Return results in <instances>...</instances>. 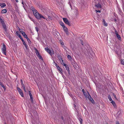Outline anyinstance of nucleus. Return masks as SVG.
<instances>
[{"mask_svg": "<svg viewBox=\"0 0 124 124\" xmlns=\"http://www.w3.org/2000/svg\"><path fill=\"white\" fill-rule=\"evenodd\" d=\"M31 9L33 12L34 15L37 19L40 20L41 19V18L45 19V17L43 16L38 12L37 11L34 9L33 7H31Z\"/></svg>", "mask_w": 124, "mask_h": 124, "instance_id": "f257e3e1", "label": "nucleus"}, {"mask_svg": "<svg viewBox=\"0 0 124 124\" xmlns=\"http://www.w3.org/2000/svg\"><path fill=\"white\" fill-rule=\"evenodd\" d=\"M2 52L5 55H6V46L4 44H3V46L2 48Z\"/></svg>", "mask_w": 124, "mask_h": 124, "instance_id": "f03ea898", "label": "nucleus"}, {"mask_svg": "<svg viewBox=\"0 0 124 124\" xmlns=\"http://www.w3.org/2000/svg\"><path fill=\"white\" fill-rule=\"evenodd\" d=\"M87 92L88 95V96H87V98H86V99H88L92 103H93L94 101V100H93V98L91 97V96L89 94V92Z\"/></svg>", "mask_w": 124, "mask_h": 124, "instance_id": "7ed1b4c3", "label": "nucleus"}, {"mask_svg": "<svg viewBox=\"0 0 124 124\" xmlns=\"http://www.w3.org/2000/svg\"><path fill=\"white\" fill-rule=\"evenodd\" d=\"M64 22L67 24L69 26L70 25V24L69 23V21L66 18H62Z\"/></svg>", "mask_w": 124, "mask_h": 124, "instance_id": "20e7f679", "label": "nucleus"}, {"mask_svg": "<svg viewBox=\"0 0 124 124\" xmlns=\"http://www.w3.org/2000/svg\"><path fill=\"white\" fill-rule=\"evenodd\" d=\"M17 89L19 94L22 97L23 96V94L21 90L18 87H17Z\"/></svg>", "mask_w": 124, "mask_h": 124, "instance_id": "39448f33", "label": "nucleus"}, {"mask_svg": "<svg viewBox=\"0 0 124 124\" xmlns=\"http://www.w3.org/2000/svg\"><path fill=\"white\" fill-rule=\"evenodd\" d=\"M2 25L3 27L4 28L6 32L7 31V29L6 28V25L5 24V23H4L3 24H2Z\"/></svg>", "mask_w": 124, "mask_h": 124, "instance_id": "423d86ee", "label": "nucleus"}, {"mask_svg": "<svg viewBox=\"0 0 124 124\" xmlns=\"http://www.w3.org/2000/svg\"><path fill=\"white\" fill-rule=\"evenodd\" d=\"M63 29L65 31V32L67 34H68V29L67 27H65V26H64V27H62Z\"/></svg>", "mask_w": 124, "mask_h": 124, "instance_id": "0eeeda50", "label": "nucleus"}, {"mask_svg": "<svg viewBox=\"0 0 124 124\" xmlns=\"http://www.w3.org/2000/svg\"><path fill=\"white\" fill-rule=\"evenodd\" d=\"M111 103H112V104H113L114 107H115V108H116V104H115V102L114 101H112L111 102Z\"/></svg>", "mask_w": 124, "mask_h": 124, "instance_id": "6e6552de", "label": "nucleus"}, {"mask_svg": "<svg viewBox=\"0 0 124 124\" xmlns=\"http://www.w3.org/2000/svg\"><path fill=\"white\" fill-rule=\"evenodd\" d=\"M82 91L83 92V94L85 96V98H87V96H88V95H87V94L86 92H85V91L84 90V89H83L82 90Z\"/></svg>", "mask_w": 124, "mask_h": 124, "instance_id": "1a4fd4ad", "label": "nucleus"}, {"mask_svg": "<svg viewBox=\"0 0 124 124\" xmlns=\"http://www.w3.org/2000/svg\"><path fill=\"white\" fill-rule=\"evenodd\" d=\"M57 68V69L60 71L61 73L62 74V69L59 66H58Z\"/></svg>", "mask_w": 124, "mask_h": 124, "instance_id": "9d476101", "label": "nucleus"}, {"mask_svg": "<svg viewBox=\"0 0 124 124\" xmlns=\"http://www.w3.org/2000/svg\"><path fill=\"white\" fill-rule=\"evenodd\" d=\"M95 7H97L98 8H101V4H100L99 3L96 4L95 5Z\"/></svg>", "mask_w": 124, "mask_h": 124, "instance_id": "9b49d317", "label": "nucleus"}, {"mask_svg": "<svg viewBox=\"0 0 124 124\" xmlns=\"http://www.w3.org/2000/svg\"><path fill=\"white\" fill-rule=\"evenodd\" d=\"M65 68L66 69V70H67V71H68V73L69 74H70V70H69V68L68 66V65H67L65 67Z\"/></svg>", "mask_w": 124, "mask_h": 124, "instance_id": "f8f14e48", "label": "nucleus"}, {"mask_svg": "<svg viewBox=\"0 0 124 124\" xmlns=\"http://www.w3.org/2000/svg\"><path fill=\"white\" fill-rule=\"evenodd\" d=\"M0 6L1 8L5 7L6 6V5L5 3H0Z\"/></svg>", "mask_w": 124, "mask_h": 124, "instance_id": "ddd939ff", "label": "nucleus"}, {"mask_svg": "<svg viewBox=\"0 0 124 124\" xmlns=\"http://www.w3.org/2000/svg\"><path fill=\"white\" fill-rule=\"evenodd\" d=\"M7 12V10L6 9H4L2 10L1 11V13H5Z\"/></svg>", "mask_w": 124, "mask_h": 124, "instance_id": "4468645a", "label": "nucleus"}, {"mask_svg": "<svg viewBox=\"0 0 124 124\" xmlns=\"http://www.w3.org/2000/svg\"><path fill=\"white\" fill-rule=\"evenodd\" d=\"M116 35V37H117L118 39L119 40H120L121 39V38L120 36L118 34H117Z\"/></svg>", "mask_w": 124, "mask_h": 124, "instance_id": "2eb2a0df", "label": "nucleus"}, {"mask_svg": "<svg viewBox=\"0 0 124 124\" xmlns=\"http://www.w3.org/2000/svg\"><path fill=\"white\" fill-rule=\"evenodd\" d=\"M60 25L62 27L65 26L64 23L62 21H61L60 22Z\"/></svg>", "mask_w": 124, "mask_h": 124, "instance_id": "dca6fc26", "label": "nucleus"}, {"mask_svg": "<svg viewBox=\"0 0 124 124\" xmlns=\"http://www.w3.org/2000/svg\"><path fill=\"white\" fill-rule=\"evenodd\" d=\"M103 22L104 23V25L105 26H107L108 25V24L107 23H106L104 19L103 20Z\"/></svg>", "mask_w": 124, "mask_h": 124, "instance_id": "f3484780", "label": "nucleus"}, {"mask_svg": "<svg viewBox=\"0 0 124 124\" xmlns=\"http://www.w3.org/2000/svg\"><path fill=\"white\" fill-rule=\"evenodd\" d=\"M21 84L22 85V86L23 87L24 86V85L23 84V80L22 79H21Z\"/></svg>", "mask_w": 124, "mask_h": 124, "instance_id": "a211bd4d", "label": "nucleus"}, {"mask_svg": "<svg viewBox=\"0 0 124 124\" xmlns=\"http://www.w3.org/2000/svg\"><path fill=\"white\" fill-rule=\"evenodd\" d=\"M47 52L51 55L52 54V52L49 49L47 51Z\"/></svg>", "mask_w": 124, "mask_h": 124, "instance_id": "6ab92c4d", "label": "nucleus"}, {"mask_svg": "<svg viewBox=\"0 0 124 124\" xmlns=\"http://www.w3.org/2000/svg\"><path fill=\"white\" fill-rule=\"evenodd\" d=\"M67 58L70 60H71L72 59L70 55H68L67 56Z\"/></svg>", "mask_w": 124, "mask_h": 124, "instance_id": "aec40b11", "label": "nucleus"}, {"mask_svg": "<svg viewBox=\"0 0 124 124\" xmlns=\"http://www.w3.org/2000/svg\"><path fill=\"white\" fill-rule=\"evenodd\" d=\"M35 53L36 54H37L38 55V56L40 54L38 50L37 49H36V51H35Z\"/></svg>", "mask_w": 124, "mask_h": 124, "instance_id": "412c9836", "label": "nucleus"}, {"mask_svg": "<svg viewBox=\"0 0 124 124\" xmlns=\"http://www.w3.org/2000/svg\"><path fill=\"white\" fill-rule=\"evenodd\" d=\"M58 58L60 61H62V58L61 56H58Z\"/></svg>", "mask_w": 124, "mask_h": 124, "instance_id": "4be33fe9", "label": "nucleus"}, {"mask_svg": "<svg viewBox=\"0 0 124 124\" xmlns=\"http://www.w3.org/2000/svg\"><path fill=\"white\" fill-rule=\"evenodd\" d=\"M79 121L80 124H82V119L81 118H79Z\"/></svg>", "mask_w": 124, "mask_h": 124, "instance_id": "5701e85b", "label": "nucleus"}, {"mask_svg": "<svg viewBox=\"0 0 124 124\" xmlns=\"http://www.w3.org/2000/svg\"><path fill=\"white\" fill-rule=\"evenodd\" d=\"M0 85L3 88H5V86H4L3 85L0 81Z\"/></svg>", "mask_w": 124, "mask_h": 124, "instance_id": "b1692460", "label": "nucleus"}, {"mask_svg": "<svg viewBox=\"0 0 124 124\" xmlns=\"http://www.w3.org/2000/svg\"><path fill=\"white\" fill-rule=\"evenodd\" d=\"M113 95L114 96V97L115 98V99L116 100H117V99L116 97V96L115 94H114V93H113Z\"/></svg>", "mask_w": 124, "mask_h": 124, "instance_id": "393cba45", "label": "nucleus"}, {"mask_svg": "<svg viewBox=\"0 0 124 124\" xmlns=\"http://www.w3.org/2000/svg\"><path fill=\"white\" fill-rule=\"evenodd\" d=\"M19 37L20 39H21V40L22 41H23L24 40H23V38H22L21 36V35H19Z\"/></svg>", "mask_w": 124, "mask_h": 124, "instance_id": "a878e982", "label": "nucleus"}, {"mask_svg": "<svg viewBox=\"0 0 124 124\" xmlns=\"http://www.w3.org/2000/svg\"><path fill=\"white\" fill-rule=\"evenodd\" d=\"M121 64L124 65V60H122L121 61Z\"/></svg>", "mask_w": 124, "mask_h": 124, "instance_id": "bb28decb", "label": "nucleus"}, {"mask_svg": "<svg viewBox=\"0 0 124 124\" xmlns=\"http://www.w3.org/2000/svg\"><path fill=\"white\" fill-rule=\"evenodd\" d=\"M16 34L19 37V35H20V34L19 33V32L18 31H16Z\"/></svg>", "mask_w": 124, "mask_h": 124, "instance_id": "cd10ccee", "label": "nucleus"}, {"mask_svg": "<svg viewBox=\"0 0 124 124\" xmlns=\"http://www.w3.org/2000/svg\"><path fill=\"white\" fill-rule=\"evenodd\" d=\"M108 99L110 101H111L112 100V99L110 96H108Z\"/></svg>", "mask_w": 124, "mask_h": 124, "instance_id": "c85d7f7f", "label": "nucleus"}, {"mask_svg": "<svg viewBox=\"0 0 124 124\" xmlns=\"http://www.w3.org/2000/svg\"><path fill=\"white\" fill-rule=\"evenodd\" d=\"M27 40L28 41L29 43H31V42L30 40L29 39V38H27Z\"/></svg>", "mask_w": 124, "mask_h": 124, "instance_id": "c756f323", "label": "nucleus"}, {"mask_svg": "<svg viewBox=\"0 0 124 124\" xmlns=\"http://www.w3.org/2000/svg\"><path fill=\"white\" fill-rule=\"evenodd\" d=\"M38 56L39 57V59H42V57L40 54L39 55H38Z\"/></svg>", "mask_w": 124, "mask_h": 124, "instance_id": "7c9ffc66", "label": "nucleus"}, {"mask_svg": "<svg viewBox=\"0 0 124 124\" xmlns=\"http://www.w3.org/2000/svg\"><path fill=\"white\" fill-rule=\"evenodd\" d=\"M45 49L46 51H47L49 49L48 47H46L45 48Z\"/></svg>", "mask_w": 124, "mask_h": 124, "instance_id": "2f4dec72", "label": "nucleus"}, {"mask_svg": "<svg viewBox=\"0 0 124 124\" xmlns=\"http://www.w3.org/2000/svg\"><path fill=\"white\" fill-rule=\"evenodd\" d=\"M29 94L30 96H32V94H31V92L30 91H29Z\"/></svg>", "mask_w": 124, "mask_h": 124, "instance_id": "473e14b6", "label": "nucleus"}, {"mask_svg": "<svg viewBox=\"0 0 124 124\" xmlns=\"http://www.w3.org/2000/svg\"><path fill=\"white\" fill-rule=\"evenodd\" d=\"M30 99L31 100V102H33V98L32 97V96H30Z\"/></svg>", "mask_w": 124, "mask_h": 124, "instance_id": "72a5a7b5", "label": "nucleus"}, {"mask_svg": "<svg viewBox=\"0 0 124 124\" xmlns=\"http://www.w3.org/2000/svg\"><path fill=\"white\" fill-rule=\"evenodd\" d=\"M115 34L116 35L118 34L116 30H115Z\"/></svg>", "mask_w": 124, "mask_h": 124, "instance_id": "f704fd0d", "label": "nucleus"}, {"mask_svg": "<svg viewBox=\"0 0 124 124\" xmlns=\"http://www.w3.org/2000/svg\"><path fill=\"white\" fill-rule=\"evenodd\" d=\"M23 0H22V3L23 4V6L24 7V5L25 4V3H24L23 2Z\"/></svg>", "mask_w": 124, "mask_h": 124, "instance_id": "c9c22d12", "label": "nucleus"}, {"mask_svg": "<svg viewBox=\"0 0 124 124\" xmlns=\"http://www.w3.org/2000/svg\"><path fill=\"white\" fill-rule=\"evenodd\" d=\"M61 62V63L62 64H64V63L63 62V60H62V61H60Z\"/></svg>", "mask_w": 124, "mask_h": 124, "instance_id": "e433bc0d", "label": "nucleus"}, {"mask_svg": "<svg viewBox=\"0 0 124 124\" xmlns=\"http://www.w3.org/2000/svg\"><path fill=\"white\" fill-rule=\"evenodd\" d=\"M68 4L70 5V8L72 9V6L71 4L70 3V2L69 1L68 2Z\"/></svg>", "mask_w": 124, "mask_h": 124, "instance_id": "4c0bfd02", "label": "nucleus"}, {"mask_svg": "<svg viewBox=\"0 0 124 124\" xmlns=\"http://www.w3.org/2000/svg\"><path fill=\"white\" fill-rule=\"evenodd\" d=\"M54 63L55 66H56L57 68L58 66H59L58 65H57V64L54 62Z\"/></svg>", "mask_w": 124, "mask_h": 124, "instance_id": "58836bf2", "label": "nucleus"}, {"mask_svg": "<svg viewBox=\"0 0 124 124\" xmlns=\"http://www.w3.org/2000/svg\"><path fill=\"white\" fill-rule=\"evenodd\" d=\"M23 87V90L24 91H25V92H26V90H25V86H24Z\"/></svg>", "mask_w": 124, "mask_h": 124, "instance_id": "ea45409f", "label": "nucleus"}, {"mask_svg": "<svg viewBox=\"0 0 124 124\" xmlns=\"http://www.w3.org/2000/svg\"><path fill=\"white\" fill-rule=\"evenodd\" d=\"M35 29H36V31L37 32H38V31H39L38 28L37 27H35Z\"/></svg>", "mask_w": 124, "mask_h": 124, "instance_id": "a19ab883", "label": "nucleus"}, {"mask_svg": "<svg viewBox=\"0 0 124 124\" xmlns=\"http://www.w3.org/2000/svg\"><path fill=\"white\" fill-rule=\"evenodd\" d=\"M80 42L82 45H83L84 43L82 40H80Z\"/></svg>", "mask_w": 124, "mask_h": 124, "instance_id": "79ce46f5", "label": "nucleus"}, {"mask_svg": "<svg viewBox=\"0 0 124 124\" xmlns=\"http://www.w3.org/2000/svg\"><path fill=\"white\" fill-rule=\"evenodd\" d=\"M23 36L25 38H26L27 39V38H28V37H27V35H26V34L24 35Z\"/></svg>", "mask_w": 124, "mask_h": 124, "instance_id": "37998d69", "label": "nucleus"}, {"mask_svg": "<svg viewBox=\"0 0 124 124\" xmlns=\"http://www.w3.org/2000/svg\"><path fill=\"white\" fill-rule=\"evenodd\" d=\"M22 42H23V44L24 46L26 45V44L25 42H24V41H22Z\"/></svg>", "mask_w": 124, "mask_h": 124, "instance_id": "c03bdc74", "label": "nucleus"}, {"mask_svg": "<svg viewBox=\"0 0 124 124\" xmlns=\"http://www.w3.org/2000/svg\"><path fill=\"white\" fill-rule=\"evenodd\" d=\"M95 11H96V12H101V11L99 10H96Z\"/></svg>", "mask_w": 124, "mask_h": 124, "instance_id": "a18cd8bd", "label": "nucleus"}, {"mask_svg": "<svg viewBox=\"0 0 124 124\" xmlns=\"http://www.w3.org/2000/svg\"><path fill=\"white\" fill-rule=\"evenodd\" d=\"M48 19H51H51H52L51 17L50 16H48Z\"/></svg>", "mask_w": 124, "mask_h": 124, "instance_id": "49530a36", "label": "nucleus"}, {"mask_svg": "<svg viewBox=\"0 0 124 124\" xmlns=\"http://www.w3.org/2000/svg\"><path fill=\"white\" fill-rule=\"evenodd\" d=\"M22 33H22V34L23 35V36L25 34V33L24 32H22Z\"/></svg>", "mask_w": 124, "mask_h": 124, "instance_id": "de8ad7c7", "label": "nucleus"}, {"mask_svg": "<svg viewBox=\"0 0 124 124\" xmlns=\"http://www.w3.org/2000/svg\"><path fill=\"white\" fill-rule=\"evenodd\" d=\"M64 66H65V67L67 65L66 64L64 63V64H62Z\"/></svg>", "mask_w": 124, "mask_h": 124, "instance_id": "09e8293b", "label": "nucleus"}, {"mask_svg": "<svg viewBox=\"0 0 124 124\" xmlns=\"http://www.w3.org/2000/svg\"><path fill=\"white\" fill-rule=\"evenodd\" d=\"M19 28V30L20 31V32L22 34V33H23L22 32H23V31H20V28Z\"/></svg>", "mask_w": 124, "mask_h": 124, "instance_id": "8fccbe9b", "label": "nucleus"}, {"mask_svg": "<svg viewBox=\"0 0 124 124\" xmlns=\"http://www.w3.org/2000/svg\"><path fill=\"white\" fill-rule=\"evenodd\" d=\"M24 46H25L26 49H27V46H28L26 44Z\"/></svg>", "mask_w": 124, "mask_h": 124, "instance_id": "3c124183", "label": "nucleus"}, {"mask_svg": "<svg viewBox=\"0 0 124 124\" xmlns=\"http://www.w3.org/2000/svg\"><path fill=\"white\" fill-rule=\"evenodd\" d=\"M116 124H120L119 122L118 121H116Z\"/></svg>", "mask_w": 124, "mask_h": 124, "instance_id": "603ef678", "label": "nucleus"}, {"mask_svg": "<svg viewBox=\"0 0 124 124\" xmlns=\"http://www.w3.org/2000/svg\"><path fill=\"white\" fill-rule=\"evenodd\" d=\"M16 2H18V1L17 0H16Z\"/></svg>", "mask_w": 124, "mask_h": 124, "instance_id": "864d4df0", "label": "nucleus"}, {"mask_svg": "<svg viewBox=\"0 0 124 124\" xmlns=\"http://www.w3.org/2000/svg\"><path fill=\"white\" fill-rule=\"evenodd\" d=\"M61 44L62 45H63V42L61 43Z\"/></svg>", "mask_w": 124, "mask_h": 124, "instance_id": "5fc2aeb1", "label": "nucleus"}, {"mask_svg": "<svg viewBox=\"0 0 124 124\" xmlns=\"http://www.w3.org/2000/svg\"><path fill=\"white\" fill-rule=\"evenodd\" d=\"M76 105H74V107H75Z\"/></svg>", "mask_w": 124, "mask_h": 124, "instance_id": "6e6d98bb", "label": "nucleus"}]
</instances>
